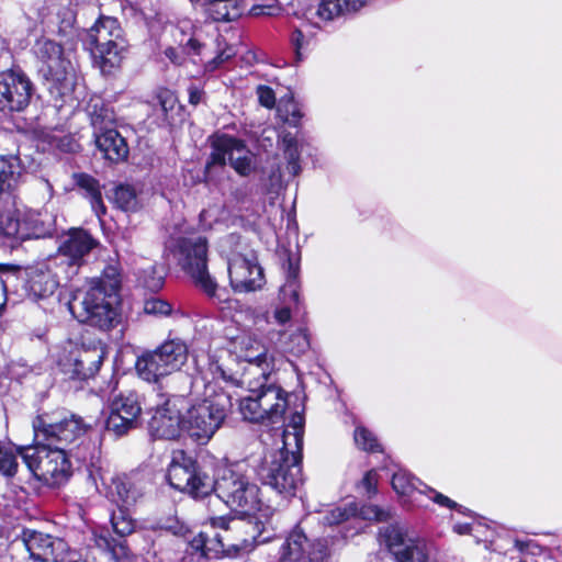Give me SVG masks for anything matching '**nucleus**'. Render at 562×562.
Returning a JSON list of instances; mask_svg holds the SVG:
<instances>
[{
    "label": "nucleus",
    "mask_w": 562,
    "mask_h": 562,
    "mask_svg": "<svg viewBox=\"0 0 562 562\" xmlns=\"http://www.w3.org/2000/svg\"><path fill=\"white\" fill-rule=\"evenodd\" d=\"M36 445L20 447V456L33 475L45 485L58 487L71 476L65 447L86 432L80 417L69 415L59 422L38 416L33 422Z\"/></svg>",
    "instance_id": "obj_1"
},
{
    "label": "nucleus",
    "mask_w": 562,
    "mask_h": 562,
    "mask_svg": "<svg viewBox=\"0 0 562 562\" xmlns=\"http://www.w3.org/2000/svg\"><path fill=\"white\" fill-rule=\"evenodd\" d=\"M121 286V273L117 265H109L102 276L90 282L87 290L78 289L68 303L70 313L80 323L110 329L117 313L111 299L116 295Z\"/></svg>",
    "instance_id": "obj_2"
},
{
    "label": "nucleus",
    "mask_w": 562,
    "mask_h": 562,
    "mask_svg": "<svg viewBox=\"0 0 562 562\" xmlns=\"http://www.w3.org/2000/svg\"><path fill=\"white\" fill-rule=\"evenodd\" d=\"M232 407L231 395L206 385L204 398L191 404L183 414L184 431L199 443H206L224 423Z\"/></svg>",
    "instance_id": "obj_3"
},
{
    "label": "nucleus",
    "mask_w": 562,
    "mask_h": 562,
    "mask_svg": "<svg viewBox=\"0 0 562 562\" xmlns=\"http://www.w3.org/2000/svg\"><path fill=\"white\" fill-rule=\"evenodd\" d=\"M34 53L41 61L40 72L49 93L63 99L69 95L76 85V68L72 54L53 40L42 37L34 45Z\"/></svg>",
    "instance_id": "obj_4"
},
{
    "label": "nucleus",
    "mask_w": 562,
    "mask_h": 562,
    "mask_svg": "<svg viewBox=\"0 0 562 562\" xmlns=\"http://www.w3.org/2000/svg\"><path fill=\"white\" fill-rule=\"evenodd\" d=\"M271 378V375L269 376ZM288 394L274 382L260 378L249 382V395L240 398L239 412L250 423L276 424L282 420L288 406Z\"/></svg>",
    "instance_id": "obj_5"
},
{
    "label": "nucleus",
    "mask_w": 562,
    "mask_h": 562,
    "mask_svg": "<svg viewBox=\"0 0 562 562\" xmlns=\"http://www.w3.org/2000/svg\"><path fill=\"white\" fill-rule=\"evenodd\" d=\"M258 477L284 497L294 496L303 484L301 453L283 447L270 452L258 468Z\"/></svg>",
    "instance_id": "obj_6"
},
{
    "label": "nucleus",
    "mask_w": 562,
    "mask_h": 562,
    "mask_svg": "<svg viewBox=\"0 0 562 562\" xmlns=\"http://www.w3.org/2000/svg\"><path fill=\"white\" fill-rule=\"evenodd\" d=\"M212 493L239 515L250 516L263 508L259 487L238 471L223 469L212 479Z\"/></svg>",
    "instance_id": "obj_7"
},
{
    "label": "nucleus",
    "mask_w": 562,
    "mask_h": 562,
    "mask_svg": "<svg viewBox=\"0 0 562 562\" xmlns=\"http://www.w3.org/2000/svg\"><path fill=\"white\" fill-rule=\"evenodd\" d=\"M178 265L190 274L196 286L214 296L217 283L207 271V240L201 236L180 237L168 245Z\"/></svg>",
    "instance_id": "obj_8"
},
{
    "label": "nucleus",
    "mask_w": 562,
    "mask_h": 562,
    "mask_svg": "<svg viewBox=\"0 0 562 562\" xmlns=\"http://www.w3.org/2000/svg\"><path fill=\"white\" fill-rule=\"evenodd\" d=\"M87 43L104 72L120 65L126 47L122 27L117 19L112 16H101L93 24L88 31Z\"/></svg>",
    "instance_id": "obj_9"
},
{
    "label": "nucleus",
    "mask_w": 562,
    "mask_h": 562,
    "mask_svg": "<svg viewBox=\"0 0 562 562\" xmlns=\"http://www.w3.org/2000/svg\"><path fill=\"white\" fill-rule=\"evenodd\" d=\"M188 348L179 339L167 340L153 351L137 357L135 370L147 382L157 383L161 378L179 371L187 362Z\"/></svg>",
    "instance_id": "obj_10"
},
{
    "label": "nucleus",
    "mask_w": 562,
    "mask_h": 562,
    "mask_svg": "<svg viewBox=\"0 0 562 562\" xmlns=\"http://www.w3.org/2000/svg\"><path fill=\"white\" fill-rule=\"evenodd\" d=\"M212 479L191 456L183 450L173 451L167 471V480L173 488L202 498L212 494Z\"/></svg>",
    "instance_id": "obj_11"
},
{
    "label": "nucleus",
    "mask_w": 562,
    "mask_h": 562,
    "mask_svg": "<svg viewBox=\"0 0 562 562\" xmlns=\"http://www.w3.org/2000/svg\"><path fill=\"white\" fill-rule=\"evenodd\" d=\"M98 244L86 229L71 228L59 238L57 251L50 256L53 263L60 267L64 279L70 280L78 274L85 258Z\"/></svg>",
    "instance_id": "obj_12"
},
{
    "label": "nucleus",
    "mask_w": 562,
    "mask_h": 562,
    "mask_svg": "<svg viewBox=\"0 0 562 562\" xmlns=\"http://www.w3.org/2000/svg\"><path fill=\"white\" fill-rule=\"evenodd\" d=\"M91 125L98 149L104 158L119 162L127 158L128 146L125 139L115 130V116L111 109L95 103L90 111Z\"/></svg>",
    "instance_id": "obj_13"
},
{
    "label": "nucleus",
    "mask_w": 562,
    "mask_h": 562,
    "mask_svg": "<svg viewBox=\"0 0 562 562\" xmlns=\"http://www.w3.org/2000/svg\"><path fill=\"white\" fill-rule=\"evenodd\" d=\"M34 94V85L21 69L0 72V110L21 112L25 110Z\"/></svg>",
    "instance_id": "obj_14"
},
{
    "label": "nucleus",
    "mask_w": 562,
    "mask_h": 562,
    "mask_svg": "<svg viewBox=\"0 0 562 562\" xmlns=\"http://www.w3.org/2000/svg\"><path fill=\"white\" fill-rule=\"evenodd\" d=\"M140 414L139 395L134 391L122 393L111 402L106 430L116 437L124 436L138 426Z\"/></svg>",
    "instance_id": "obj_15"
},
{
    "label": "nucleus",
    "mask_w": 562,
    "mask_h": 562,
    "mask_svg": "<svg viewBox=\"0 0 562 562\" xmlns=\"http://www.w3.org/2000/svg\"><path fill=\"white\" fill-rule=\"evenodd\" d=\"M183 395H172L162 405H158L148 423L153 437L157 439L173 440L184 431L183 414H181Z\"/></svg>",
    "instance_id": "obj_16"
},
{
    "label": "nucleus",
    "mask_w": 562,
    "mask_h": 562,
    "mask_svg": "<svg viewBox=\"0 0 562 562\" xmlns=\"http://www.w3.org/2000/svg\"><path fill=\"white\" fill-rule=\"evenodd\" d=\"M20 540L34 562H67L69 557V547L60 538L24 529Z\"/></svg>",
    "instance_id": "obj_17"
},
{
    "label": "nucleus",
    "mask_w": 562,
    "mask_h": 562,
    "mask_svg": "<svg viewBox=\"0 0 562 562\" xmlns=\"http://www.w3.org/2000/svg\"><path fill=\"white\" fill-rule=\"evenodd\" d=\"M227 161L241 176H248L252 170V155L244 142L229 135H221L213 142L207 166H224Z\"/></svg>",
    "instance_id": "obj_18"
},
{
    "label": "nucleus",
    "mask_w": 562,
    "mask_h": 562,
    "mask_svg": "<svg viewBox=\"0 0 562 562\" xmlns=\"http://www.w3.org/2000/svg\"><path fill=\"white\" fill-rule=\"evenodd\" d=\"M105 356V347L100 340L82 342L69 352L65 370L76 379L86 380L92 378L100 370Z\"/></svg>",
    "instance_id": "obj_19"
},
{
    "label": "nucleus",
    "mask_w": 562,
    "mask_h": 562,
    "mask_svg": "<svg viewBox=\"0 0 562 562\" xmlns=\"http://www.w3.org/2000/svg\"><path fill=\"white\" fill-rule=\"evenodd\" d=\"M231 285L236 292H251L262 288L263 270L252 255H235L228 263Z\"/></svg>",
    "instance_id": "obj_20"
},
{
    "label": "nucleus",
    "mask_w": 562,
    "mask_h": 562,
    "mask_svg": "<svg viewBox=\"0 0 562 562\" xmlns=\"http://www.w3.org/2000/svg\"><path fill=\"white\" fill-rule=\"evenodd\" d=\"M27 291L34 299H46L52 296L63 277L60 267L53 263L49 256L45 260L33 263L26 268Z\"/></svg>",
    "instance_id": "obj_21"
},
{
    "label": "nucleus",
    "mask_w": 562,
    "mask_h": 562,
    "mask_svg": "<svg viewBox=\"0 0 562 562\" xmlns=\"http://www.w3.org/2000/svg\"><path fill=\"white\" fill-rule=\"evenodd\" d=\"M27 216L18 209L0 211V243L15 247L21 241L37 237Z\"/></svg>",
    "instance_id": "obj_22"
},
{
    "label": "nucleus",
    "mask_w": 562,
    "mask_h": 562,
    "mask_svg": "<svg viewBox=\"0 0 562 562\" xmlns=\"http://www.w3.org/2000/svg\"><path fill=\"white\" fill-rule=\"evenodd\" d=\"M236 344L238 345L240 357L250 366L248 369L249 373L255 374L259 371L260 378L267 381L274 368V358L272 355H269L268 348L250 335L238 337Z\"/></svg>",
    "instance_id": "obj_23"
},
{
    "label": "nucleus",
    "mask_w": 562,
    "mask_h": 562,
    "mask_svg": "<svg viewBox=\"0 0 562 562\" xmlns=\"http://www.w3.org/2000/svg\"><path fill=\"white\" fill-rule=\"evenodd\" d=\"M389 552L396 562H428L425 544L419 539H407L406 533L389 526Z\"/></svg>",
    "instance_id": "obj_24"
},
{
    "label": "nucleus",
    "mask_w": 562,
    "mask_h": 562,
    "mask_svg": "<svg viewBox=\"0 0 562 562\" xmlns=\"http://www.w3.org/2000/svg\"><path fill=\"white\" fill-rule=\"evenodd\" d=\"M145 485L137 473L117 475L112 480L111 494L117 507L128 508L143 497Z\"/></svg>",
    "instance_id": "obj_25"
},
{
    "label": "nucleus",
    "mask_w": 562,
    "mask_h": 562,
    "mask_svg": "<svg viewBox=\"0 0 562 562\" xmlns=\"http://www.w3.org/2000/svg\"><path fill=\"white\" fill-rule=\"evenodd\" d=\"M391 486L396 493L402 507L412 509L414 505V495L424 490L423 482L407 470L398 469L392 474Z\"/></svg>",
    "instance_id": "obj_26"
},
{
    "label": "nucleus",
    "mask_w": 562,
    "mask_h": 562,
    "mask_svg": "<svg viewBox=\"0 0 562 562\" xmlns=\"http://www.w3.org/2000/svg\"><path fill=\"white\" fill-rule=\"evenodd\" d=\"M319 539L311 541L301 527L296 526L288 536L285 542L282 544V562L295 560L296 558H304L308 555V551L314 550L315 543Z\"/></svg>",
    "instance_id": "obj_27"
},
{
    "label": "nucleus",
    "mask_w": 562,
    "mask_h": 562,
    "mask_svg": "<svg viewBox=\"0 0 562 562\" xmlns=\"http://www.w3.org/2000/svg\"><path fill=\"white\" fill-rule=\"evenodd\" d=\"M22 176L20 160L16 156L0 155V195L11 193Z\"/></svg>",
    "instance_id": "obj_28"
},
{
    "label": "nucleus",
    "mask_w": 562,
    "mask_h": 562,
    "mask_svg": "<svg viewBox=\"0 0 562 562\" xmlns=\"http://www.w3.org/2000/svg\"><path fill=\"white\" fill-rule=\"evenodd\" d=\"M74 179L76 184L85 191V195L89 199L95 215L99 218L103 216L106 213V207L102 200L101 186L99 181L87 173H76Z\"/></svg>",
    "instance_id": "obj_29"
},
{
    "label": "nucleus",
    "mask_w": 562,
    "mask_h": 562,
    "mask_svg": "<svg viewBox=\"0 0 562 562\" xmlns=\"http://www.w3.org/2000/svg\"><path fill=\"white\" fill-rule=\"evenodd\" d=\"M196 5L214 21H232L240 14L237 0H199Z\"/></svg>",
    "instance_id": "obj_30"
},
{
    "label": "nucleus",
    "mask_w": 562,
    "mask_h": 562,
    "mask_svg": "<svg viewBox=\"0 0 562 562\" xmlns=\"http://www.w3.org/2000/svg\"><path fill=\"white\" fill-rule=\"evenodd\" d=\"M367 0H321L317 14L321 19L330 21L339 15L356 12L366 4Z\"/></svg>",
    "instance_id": "obj_31"
},
{
    "label": "nucleus",
    "mask_w": 562,
    "mask_h": 562,
    "mask_svg": "<svg viewBox=\"0 0 562 562\" xmlns=\"http://www.w3.org/2000/svg\"><path fill=\"white\" fill-rule=\"evenodd\" d=\"M281 143L286 158V169L295 177L301 172L300 157L303 147V139H299L290 132H282Z\"/></svg>",
    "instance_id": "obj_32"
},
{
    "label": "nucleus",
    "mask_w": 562,
    "mask_h": 562,
    "mask_svg": "<svg viewBox=\"0 0 562 562\" xmlns=\"http://www.w3.org/2000/svg\"><path fill=\"white\" fill-rule=\"evenodd\" d=\"M225 535L214 533L212 538L209 537V551L218 554H238L239 552L248 551L250 543L247 540H243L240 543H226L227 530H224Z\"/></svg>",
    "instance_id": "obj_33"
},
{
    "label": "nucleus",
    "mask_w": 562,
    "mask_h": 562,
    "mask_svg": "<svg viewBox=\"0 0 562 562\" xmlns=\"http://www.w3.org/2000/svg\"><path fill=\"white\" fill-rule=\"evenodd\" d=\"M297 276H299V265L296 261H294L290 255H288L286 260V281L284 285L281 288V294L283 295V299H289L295 304H299V282H297Z\"/></svg>",
    "instance_id": "obj_34"
},
{
    "label": "nucleus",
    "mask_w": 562,
    "mask_h": 562,
    "mask_svg": "<svg viewBox=\"0 0 562 562\" xmlns=\"http://www.w3.org/2000/svg\"><path fill=\"white\" fill-rule=\"evenodd\" d=\"M303 426L304 417L300 413H295L291 416L290 423L283 432V448L290 447L291 440L294 442L296 452H300L303 445Z\"/></svg>",
    "instance_id": "obj_35"
},
{
    "label": "nucleus",
    "mask_w": 562,
    "mask_h": 562,
    "mask_svg": "<svg viewBox=\"0 0 562 562\" xmlns=\"http://www.w3.org/2000/svg\"><path fill=\"white\" fill-rule=\"evenodd\" d=\"M138 281L149 291H159L165 283V271L157 265H148L138 270Z\"/></svg>",
    "instance_id": "obj_36"
},
{
    "label": "nucleus",
    "mask_w": 562,
    "mask_h": 562,
    "mask_svg": "<svg viewBox=\"0 0 562 562\" xmlns=\"http://www.w3.org/2000/svg\"><path fill=\"white\" fill-rule=\"evenodd\" d=\"M113 201L119 209L125 212H134L139 207L137 193L130 184L117 186L114 190Z\"/></svg>",
    "instance_id": "obj_37"
},
{
    "label": "nucleus",
    "mask_w": 562,
    "mask_h": 562,
    "mask_svg": "<svg viewBox=\"0 0 562 562\" xmlns=\"http://www.w3.org/2000/svg\"><path fill=\"white\" fill-rule=\"evenodd\" d=\"M278 117L290 126L297 127L303 116L299 104L290 98H282L277 106Z\"/></svg>",
    "instance_id": "obj_38"
},
{
    "label": "nucleus",
    "mask_w": 562,
    "mask_h": 562,
    "mask_svg": "<svg viewBox=\"0 0 562 562\" xmlns=\"http://www.w3.org/2000/svg\"><path fill=\"white\" fill-rule=\"evenodd\" d=\"M20 448L14 449L9 445L0 441V473L4 476L12 477L18 472V456Z\"/></svg>",
    "instance_id": "obj_39"
},
{
    "label": "nucleus",
    "mask_w": 562,
    "mask_h": 562,
    "mask_svg": "<svg viewBox=\"0 0 562 562\" xmlns=\"http://www.w3.org/2000/svg\"><path fill=\"white\" fill-rule=\"evenodd\" d=\"M113 531L121 538L127 537L135 531V520L127 513V508L117 507L111 515Z\"/></svg>",
    "instance_id": "obj_40"
},
{
    "label": "nucleus",
    "mask_w": 562,
    "mask_h": 562,
    "mask_svg": "<svg viewBox=\"0 0 562 562\" xmlns=\"http://www.w3.org/2000/svg\"><path fill=\"white\" fill-rule=\"evenodd\" d=\"M149 103L155 108L158 106L160 109L161 116L167 120L169 113L176 108L178 99L171 90L158 88L154 92Z\"/></svg>",
    "instance_id": "obj_41"
},
{
    "label": "nucleus",
    "mask_w": 562,
    "mask_h": 562,
    "mask_svg": "<svg viewBox=\"0 0 562 562\" xmlns=\"http://www.w3.org/2000/svg\"><path fill=\"white\" fill-rule=\"evenodd\" d=\"M423 487L424 490H420V495H427L435 504L439 505L440 507L457 510L458 513L465 515L467 508H464L462 505L458 504L457 502L452 501L448 496L436 491L427 484H423Z\"/></svg>",
    "instance_id": "obj_42"
},
{
    "label": "nucleus",
    "mask_w": 562,
    "mask_h": 562,
    "mask_svg": "<svg viewBox=\"0 0 562 562\" xmlns=\"http://www.w3.org/2000/svg\"><path fill=\"white\" fill-rule=\"evenodd\" d=\"M217 54L214 58L207 61L205 65V69L207 71H214L217 69L223 63L229 60L232 57L236 55V50L234 47L226 44L222 36H217Z\"/></svg>",
    "instance_id": "obj_43"
},
{
    "label": "nucleus",
    "mask_w": 562,
    "mask_h": 562,
    "mask_svg": "<svg viewBox=\"0 0 562 562\" xmlns=\"http://www.w3.org/2000/svg\"><path fill=\"white\" fill-rule=\"evenodd\" d=\"M353 438H355L356 445L364 451H370V452L382 451V447L378 442L373 432L364 427H357L355 430Z\"/></svg>",
    "instance_id": "obj_44"
},
{
    "label": "nucleus",
    "mask_w": 562,
    "mask_h": 562,
    "mask_svg": "<svg viewBox=\"0 0 562 562\" xmlns=\"http://www.w3.org/2000/svg\"><path fill=\"white\" fill-rule=\"evenodd\" d=\"M171 311V304L160 297H150L144 303V312L149 315L167 316Z\"/></svg>",
    "instance_id": "obj_45"
},
{
    "label": "nucleus",
    "mask_w": 562,
    "mask_h": 562,
    "mask_svg": "<svg viewBox=\"0 0 562 562\" xmlns=\"http://www.w3.org/2000/svg\"><path fill=\"white\" fill-rule=\"evenodd\" d=\"M310 348V339L305 329H297L291 335L288 350L294 355L304 353Z\"/></svg>",
    "instance_id": "obj_46"
},
{
    "label": "nucleus",
    "mask_w": 562,
    "mask_h": 562,
    "mask_svg": "<svg viewBox=\"0 0 562 562\" xmlns=\"http://www.w3.org/2000/svg\"><path fill=\"white\" fill-rule=\"evenodd\" d=\"M58 34L68 35L74 27L75 14L69 8H60L57 13Z\"/></svg>",
    "instance_id": "obj_47"
},
{
    "label": "nucleus",
    "mask_w": 562,
    "mask_h": 562,
    "mask_svg": "<svg viewBox=\"0 0 562 562\" xmlns=\"http://www.w3.org/2000/svg\"><path fill=\"white\" fill-rule=\"evenodd\" d=\"M328 557L327 540H318L315 543V548L308 551V555L304 558H296L295 560L288 562H323Z\"/></svg>",
    "instance_id": "obj_48"
},
{
    "label": "nucleus",
    "mask_w": 562,
    "mask_h": 562,
    "mask_svg": "<svg viewBox=\"0 0 562 562\" xmlns=\"http://www.w3.org/2000/svg\"><path fill=\"white\" fill-rule=\"evenodd\" d=\"M117 562H133L134 555L124 540H114L109 552Z\"/></svg>",
    "instance_id": "obj_49"
},
{
    "label": "nucleus",
    "mask_w": 562,
    "mask_h": 562,
    "mask_svg": "<svg viewBox=\"0 0 562 562\" xmlns=\"http://www.w3.org/2000/svg\"><path fill=\"white\" fill-rule=\"evenodd\" d=\"M175 38L179 42V45H182L187 48H189L190 50H192L194 54H198L200 55L201 54V49L203 47V45L195 38L193 37H189L187 40V42H184V30L182 27H176L175 30Z\"/></svg>",
    "instance_id": "obj_50"
},
{
    "label": "nucleus",
    "mask_w": 562,
    "mask_h": 562,
    "mask_svg": "<svg viewBox=\"0 0 562 562\" xmlns=\"http://www.w3.org/2000/svg\"><path fill=\"white\" fill-rule=\"evenodd\" d=\"M257 95L262 106L272 109L276 105V94L270 87L263 85L258 86Z\"/></svg>",
    "instance_id": "obj_51"
},
{
    "label": "nucleus",
    "mask_w": 562,
    "mask_h": 562,
    "mask_svg": "<svg viewBox=\"0 0 562 562\" xmlns=\"http://www.w3.org/2000/svg\"><path fill=\"white\" fill-rule=\"evenodd\" d=\"M357 515L367 520L382 521L384 518V512L378 506L371 504L363 505L361 508H358Z\"/></svg>",
    "instance_id": "obj_52"
},
{
    "label": "nucleus",
    "mask_w": 562,
    "mask_h": 562,
    "mask_svg": "<svg viewBox=\"0 0 562 562\" xmlns=\"http://www.w3.org/2000/svg\"><path fill=\"white\" fill-rule=\"evenodd\" d=\"M358 506L356 504H351L349 508H336L331 512V518L329 519L330 524H339L341 521L347 520L350 516L357 515Z\"/></svg>",
    "instance_id": "obj_53"
},
{
    "label": "nucleus",
    "mask_w": 562,
    "mask_h": 562,
    "mask_svg": "<svg viewBox=\"0 0 562 562\" xmlns=\"http://www.w3.org/2000/svg\"><path fill=\"white\" fill-rule=\"evenodd\" d=\"M218 220V207L212 206L202 210L200 213V224L203 228H212L213 224Z\"/></svg>",
    "instance_id": "obj_54"
},
{
    "label": "nucleus",
    "mask_w": 562,
    "mask_h": 562,
    "mask_svg": "<svg viewBox=\"0 0 562 562\" xmlns=\"http://www.w3.org/2000/svg\"><path fill=\"white\" fill-rule=\"evenodd\" d=\"M376 483H378V473L374 470H371L366 473L364 477L361 481V486L364 488L366 493L371 496L376 492Z\"/></svg>",
    "instance_id": "obj_55"
},
{
    "label": "nucleus",
    "mask_w": 562,
    "mask_h": 562,
    "mask_svg": "<svg viewBox=\"0 0 562 562\" xmlns=\"http://www.w3.org/2000/svg\"><path fill=\"white\" fill-rule=\"evenodd\" d=\"M190 544L194 551H201L204 555H206L209 551V537L204 532H200L198 536H195L191 541Z\"/></svg>",
    "instance_id": "obj_56"
},
{
    "label": "nucleus",
    "mask_w": 562,
    "mask_h": 562,
    "mask_svg": "<svg viewBox=\"0 0 562 562\" xmlns=\"http://www.w3.org/2000/svg\"><path fill=\"white\" fill-rule=\"evenodd\" d=\"M164 55L175 65H181L184 61V56L175 47H167Z\"/></svg>",
    "instance_id": "obj_57"
},
{
    "label": "nucleus",
    "mask_w": 562,
    "mask_h": 562,
    "mask_svg": "<svg viewBox=\"0 0 562 562\" xmlns=\"http://www.w3.org/2000/svg\"><path fill=\"white\" fill-rule=\"evenodd\" d=\"M115 539H112L110 536L108 535H95L94 536V543L98 548L106 551V552H110L111 550V547L113 544Z\"/></svg>",
    "instance_id": "obj_58"
},
{
    "label": "nucleus",
    "mask_w": 562,
    "mask_h": 562,
    "mask_svg": "<svg viewBox=\"0 0 562 562\" xmlns=\"http://www.w3.org/2000/svg\"><path fill=\"white\" fill-rule=\"evenodd\" d=\"M291 44L294 47L295 54L300 56V50L304 45V35L300 30H294L291 34Z\"/></svg>",
    "instance_id": "obj_59"
},
{
    "label": "nucleus",
    "mask_w": 562,
    "mask_h": 562,
    "mask_svg": "<svg viewBox=\"0 0 562 562\" xmlns=\"http://www.w3.org/2000/svg\"><path fill=\"white\" fill-rule=\"evenodd\" d=\"M273 10H276V8L273 5H271V4H269V5H254L251 8L250 12H251L252 15H257V16L258 15H265V14L272 15L273 14V12H272Z\"/></svg>",
    "instance_id": "obj_60"
},
{
    "label": "nucleus",
    "mask_w": 562,
    "mask_h": 562,
    "mask_svg": "<svg viewBox=\"0 0 562 562\" xmlns=\"http://www.w3.org/2000/svg\"><path fill=\"white\" fill-rule=\"evenodd\" d=\"M203 99V92L195 88V87H191L189 89V102L192 104V105H198Z\"/></svg>",
    "instance_id": "obj_61"
},
{
    "label": "nucleus",
    "mask_w": 562,
    "mask_h": 562,
    "mask_svg": "<svg viewBox=\"0 0 562 562\" xmlns=\"http://www.w3.org/2000/svg\"><path fill=\"white\" fill-rule=\"evenodd\" d=\"M277 321L280 323V324H285L286 322L290 321L291 318V312H290V308L289 307H282L280 310H278L274 314Z\"/></svg>",
    "instance_id": "obj_62"
},
{
    "label": "nucleus",
    "mask_w": 562,
    "mask_h": 562,
    "mask_svg": "<svg viewBox=\"0 0 562 562\" xmlns=\"http://www.w3.org/2000/svg\"><path fill=\"white\" fill-rule=\"evenodd\" d=\"M530 542H531L530 540H519V539H516L514 546L520 552H526L528 550V548H529Z\"/></svg>",
    "instance_id": "obj_63"
},
{
    "label": "nucleus",
    "mask_w": 562,
    "mask_h": 562,
    "mask_svg": "<svg viewBox=\"0 0 562 562\" xmlns=\"http://www.w3.org/2000/svg\"><path fill=\"white\" fill-rule=\"evenodd\" d=\"M162 529L168 530L176 536H181V535H183L184 528H183V526H165V527H162Z\"/></svg>",
    "instance_id": "obj_64"
}]
</instances>
